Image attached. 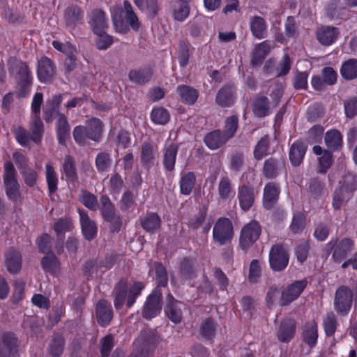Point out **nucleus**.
Segmentation results:
<instances>
[{"mask_svg": "<svg viewBox=\"0 0 357 357\" xmlns=\"http://www.w3.org/2000/svg\"><path fill=\"white\" fill-rule=\"evenodd\" d=\"M89 24L95 34L106 31L108 27L105 13L101 9H95L91 12Z\"/></svg>", "mask_w": 357, "mask_h": 357, "instance_id": "16", "label": "nucleus"}, {"mask_svg": "<svg viewBox=\"0 0 357 357\" xmlns=\"http://www.w3.org/2000/svg\"><path fill=\"white\" fill-rule=\"evenodd\" d=\"M190 10L188 4L179 3L173 8V17L176 21L183 22L188 17Z\"/></svg>", "mask_w": 357, "mask_h": 357, "instance_id": "62", "label": "nucleus"}, {"mask_svg": "<svg viewBox=\"0 0 357 357\" xmlns=\"http://www.w3.org/2000/svg\"><path fill=\"white\" fill-rule=\"evenodd\" d=\"M176 92L181 101L188 105H193L199 96L198 91L188 85L178 86L176 88Z\"/></svg>", "mask_w": 357, "mask_h": 357, "instance_id": "27", "label": "nucleus"}, {"mask_svg": "<svg viewBox=\"0 0 357 357\" xmlns=\"http://www.w3.org/2000/svg\"><path fill=\"white\" fill-rule=\"evenodd\" d=\"M218 195L223 199L229 198L232 192V184L231 179L227 176H222L218 183Z\"/></svg>", "mask_w": 357, "mask_h": 357, "instance_id": "52", "label": "nucleus"}, {"mask_svg": "<svg viewBox=\"0 0 357 357\" xmlns=\"http://www.w3.org/2000/svg\"><path fill=\"white\" fill-rule=\"evenodd\" d=\"M63 169L67 179L70 180L71 181H75L77 180L75 162L71 156H66L63 165Z\"/></svg>", "mask_w": 357, "mask_h": 357, "instance_id": "50", "label": "nucleus"}, {"mask_svg": "<svg viewBox=\"0 0 357 357\" xmlns=\"http://www.w3.org/2000/svg\"><path fill=\"white\" fill-rule=\"evenodd\" d=\"M325 142L328 148L331 150H337L342 146V137L337 130L328 131L325 135Z\"/></svg>", "mask_w": 357, "mask_h": 357, "instance_id": "40", "label": "nucleus"}, {"mask_svg": "<svg viewBox=\"0 0 357 357\" xmlns=\"http://www.w3.org/2000/svg\"><path fill=\"white\" fill-rule=\"evenodd\" d=\"M122 13L123 8L121 6H114L111 10L112 18L116 31L120 33H126L128 28L124 24L121 19Z\"/></svg>", "mask_w": 357, "mask_h": 357, "instance_id": "43", "label": "nucleus"}, {"mask_svg": "<svg viewBox=\"0 0 357 357\" xmlns=\"http://www.w3.org/2000/svg\"><path fill=\"white\" fill-rule=\"evenodd\" d=\"M313 152L317 155H319V172L326 173V171L331 167L333 164V154L327 150H323L320 146H314L313 147Z\"/></svg>", "mask_w": 357, "mask_h": 357, "instance_id": "23", "label": "nucleus"}, {"mask_svg": "<svg viewBox=\"0 0 357 357\" xmlns=\"http://www.w3.org/2000/svg\"><path fill=\"white\" fill-rule=\"evenodd\" d=\"M270 104L265 96L257 97L253 102V112L258 117H264L268 114Z\"/></svg>", "mask_w": 357, "mask_h": 357, "instance_id": "38", "label": "nucleus"}, {"mask_svg": "<svg viewBox=\"0 0 357 357\" xmlns=\"http://www.w3.org/2000/svg\"><path fill=\"white\" fill-rule=\"evenodd\" d=\"M3 184L7 197L14 201L21 198L20 185L17 180V172L13 164L8 161L4 165Z\"/></svg>", "mask_w": 357, "mask_h": 357, "instance_id": "3", "label": "nucleus"}, {"mask_svg": "<svg viewBox=\"0 0 357 357\" xmlns=\"http://www.w3.org/2000/svg\"><path fill=\"white\" fill-rule=\"evenodd\" d=\"M180 275L185 280H191L197 276V271L189 259L185 258L181 262Z\"/></svg>", "mask_w": 357, "mask_h": 357, "instance_id": "49", "label": "nucleus"}, {"mask_svg": "<svg viewBox=\"0 0 357 357\" xmlns=\"http://www.w3.org/2000/svg\"><path fill=\"white\" fill-rule=\"evenodd\" d=\"M153 76V69L149 67H144L139 70L130 71L128 77L131 82L137 84H145L149 82Z\"/></svg>", "mask_w": 357, "mask_h": 357, "instance_id": "25", "label": "nucleus"}, {"mask_svg": "<svg viewBox=\"0 0 357 357\" xmlns=\"http://www.w3.org/2000/svg\"><path fill=\"white\" fill-rule=\"evenodd\" d=\"M228 139L220 130L208 133L204 137L206 146L213 150L217 149L224 145Z\"/></svg>", "mask_w": 357, "mask_h": 357, "instance_id": "28", "label": "nucleus"}, {"mask_svg": "<svg viewBox=\"0 0 357 357\" xmlns=\"http://www.w3.org/2000/svg\"><path fill=\"white\" fill-rule=\"evenodd\" d=\"M357 189V176L351 174L344 175L340 181V191L346 197H351Z\"/></svg>", "mask_w": 357, "mask_h": 357, "instance_id": "24", "label": "nucleus"}, {"mask_svg": "<svg viewBox=\"0 0 357 357\" xmlns=\"http://www.w3.org/2000/svg\"><path fill=\"white\" fill-rule=\"evenodd\" d=\"M306 150V145L301 141H296L291 144L289 155L293 166L298 167L302 163Z\"/></svg>", "mask_w": 357, "mask_h": 357, "instance_id": "22", "label": "nucleus"}, {"mask_svg": "<svg viewBox=\"0 0 357 357\" xmlns=\"http://www.w3.org/2000/svg\"><path fill=\"white\" fill-rule=\"evenodd\" d=\"M305 281H296L282 290L280 305H287L296 300L305 288Z\"/></svg>", "mask_w": 357, "mask_h": 357, "instance_id": "11", "label": "nucleus"}, {"mask_svg": "<svg viewBox=\"0 0 357 357\" xmlns=\"http://www.w3.org/2000/svg\"><path fill=\"white\" fill-rule=\"evenodd\" d=\"M234 100L231 87L225 86L220 89L216 96L215 102L221 107H229Z\"/></svg>", "mask_w": 357, "mask_h": 357, "instance_id": "36", "label": "nucleus"}, {"mask_svg": "<svg viewBox=\"0 0 357 357\" xmlns=\"http://www.w3.org/2000/svg\"><path fill=\"white\" fill-rule=\"evenodd\" d=\"M41 265L45 271L53 273L57 269L59 261L55 255L51 253V255L42 258Z\"/></svg>", "mask_w": 357, "mask_h": 357, "instance_id": "63", "label": "nucleus"}, {"mask_svg": "<svg viewBox=\"0 0 357 357\" xmlns=\"http://www.w3.org/2000/svg\"><path fill=\"white\" fill-rule=\"evenodd\" d=\"M162 309V293L159 289H155L146 298L144 305L142 314L146 319H151L157 316Z\"/></svg>", "mask_w": 357, "mask_h": 357, "instance_id": "8", "label": "nucleus"}, {"mask_svg": "<svg viewBox=\"0 0 357 357\" xmlns=\"http://www.w3.org/2000/svg\"><path fill=\"white\" fill-rule=\"evenodd\" d=\"M282 293V291L276 285L271 286L268 289L266 298V304L268 307H271L277 303L280 305Z\"/></svg>", "mask_w": 357, "mask_h": 357, "instance_id": "60", "label": "nucleus"}, {"mask_svg": "<svg viewBox=\"0 0 357 357\" xmlns=\"http://www.w3.org/2000/svg\"><path fill=\"white\" fill-rule=\"evenodd\" d=\"M256 192L254 188L243 185L238 189V197L241 208L248 211L253 205Z\"/></svg>", "mask_w": 357, "mask_h": 357, "instance_id": "18", "label": "nucleus"}, {"mask_svg": "<svg viewBox=\"0 0 357 357\" xmlns=\"http://www.w3.org/2000/svg\"><path fill=\"white\" fill-rule=\"evenodd\" d=\"M64 17L68 25L74 26L82 20L83 12L78 6L70 5L65 10Z\"/></svg>", "mask_w": 357, "mask_h": 357, "instance_id": "35", "label": "nucleus"}, {"mask_svg": "<svg viewBox=\"0 0 357 357\" xmlns=\"http://www.w3.org/2000/svg\"><path fill=\"white\" fill-rule=\"evenodd\" d=\"M270 140L268 135H265L258 142L254 150L255 158L257 160L265 156L268 151Z\"/></svg>", "mask_w": 357, "mask_h": 357, "instance_id": "57", "label": "nucleus"}, {"mask_svg": "<svg viewBox=\"0 0 357 357\" xmlns=\"http://www.w3.org/2000/svg\"><path fill=\"white\" fill-rule=\"evenodd\" d=\"M45 177L50 192H55L57 190L58 178L53 167L50 164L45 165Z\"/></svg>", "mask_w": 357, "mask_h": 357, "instance_id": "54", "label": "nucleus"}, {"mask_svg": "<svg viewBox=\"0 0 357 357\" xmlns=\"http://www.w3.org/2000/svg\"><path fill=\"white\" fill-rule=\"evenodd\" d=\"M217 324L213 319H206L200 326V334L207 338L211 339L215 336Z\"/></svg>", "mask_w": 357, "mask_h": 357, "instance_id": "55", "label": "nucleus"}, {"mask_svg": "<svg viewBox=\"0 0 357 357\" xmlns=\"http://www.w3.org/2000/svg\"><path fill=\"white\" fill-rule=\"evenodd\" d=\"M38 77L42 82H50L55 74V66L53 61L47 56H43L38 61Z\"/></svg>", "mask_w": 357, "mask_h": 357, "instance_id": "13", "label": "nucleus"}, {"mask_svg": "<svg viewBox=\"0 0 357 357\" xmlns=\"http://www.w3.org/2000/svg\"><path fill=\"white\" fill-rule=\"evenodd\" d=\"M24 183L29 188L34 187L38 181V173L34 169L28 167L20 171Z\"/></svg>", "mask_w": 357, "mask_h": 357, "instance_id": "58", "label": "nucleus"}, {"mask_svg": "<svg viewBox=\"0 0 357 357\" xmlns=\"http://www.w3.org/2000/svg\"><path fill=\"white\" fill-rule=\"evenodd\" d=\"M294 333V323L291 321H287L281 324L278 336L280 341L287 342L293 337Z\"/></svg>", "mask_w": 357, "mask_h": 357, "instance_id": "41", "label": "nucleus"}, {"mask_svg": "<svg viewBox=\"0 0 357 357\" xmlns=\"http://www.w3.org/2000/svg\"><path fill=\"white\" fill-rule=\"evenodd\" d=\"M160 218L154 213H149L146 217L141 219V225L144 229L148 232H153L160 228Z\"/></svg>", "mask_w": 357, "mask_h": 357, "instance_id": "42", "label": "nucleus"}, {"mask_svg": "<svg viewBox=\"0 0 357 357\" xmlns=\"http://www.w3.org/2000/svg\"><path fill=\"white\" fill-rule=\"evenodd\" d=\"M80 202L87 208L91 211H96L98 207L97 197L86 190H82L79 195Z\"/></svg>", "mask_w": 357, "mask_h": 357, "instance_id": "47", "label": "nucleus"}, {"mask_svg": "<svg viewBox=\"0 0 357 357\" xmlns=\"http://www.w3.org/2000/svg\"><path fill=\"white\" fill-rule=\"evenodd\" d=\"M353 296V291L347 286L341 285L337 289L334 297V308L338 314H348L352 306Z\"/></svg>", "mask_w": 357, "mask_h": 357, "instance_id": "4", "label": "nucleus"}, {"mask_svg": "<svg viewBox=\"0 0 357 357\" xmlns=\"http://www.w3.org/2000/svg\"><path fill=\"white\" fill-rule=\"evenodd\" d=\"M96 318L98 323L102 326L108 325L113 318V310L111 304L104 300H99L96 305Z\"/></svg>", "mask_w": 357, "mask_h": 357, "instance_id": "12", "label": "nucleus"}, {"mask_svg": "<svg viewBox=\"0 0 357 357\" xmlns=\"http://www.w3.org/2000/svg\"><path fill=\"white\" fill-rule=\"evenodd\" d=\"M56 126L58 140L59 143L63 144L70 136V126L67 118L63 114H58Z\"/></svg>", "mask_w": 357, "mask_h": 357, "instance_id": "32", "label": "nucleus"}, {"mask_svg": "<svg viewBox=\"0 0 357 357\" xmlns=\"http://www.w3.org/2000/svg\"><path fill=\"white\" fill-rule=\"evenodd\" d=\"M100 201V211L104 220L110 218L112 215L116 214L114 205L107 195H102Z\"/></svg>", "mask_w": 357, "mask_h": 357, "instance_id": "51", "label": "nucleus"}, {"mask_svg": "<svg viewBox=\"0 0 357 357\" xmlns=\"http://www.w3.org/2000/svg\"><path fill=\"white\" fill-rule=\"evenodd\" d=\"M249 24L251 33L255 38L261 40L266 37L268 26L263 17L252 16L250 19Z\"/></svg>", "mask_w": 357, "mask_h": 357, "instance_id": "20", "label": "nucleus"}, {"mask_svg": "<svg viewBox=\"0 0 357 357\" xmlns=\"http://www.w3.org/2000/svg\"><path fill=\"white\" fill-rule=\"evenodd\" d=\"M151 342L149 334L146 332L140 334L135 342L136 345L141 349L140 353L137 354V357H148Z\"/></svg>", "mask_w": 357, "mask_h": 357, "instance_id": "48", "label": "nucleus"}, {"mask_svg": "<svg viewBox=\"0 0 357 357\" xmlns=\"http://www.w3.org/2000/svg\"><path fill=\"white\" fill-rule=\"evenodd\" d=\"M261 227L259 223L252 220L243 227L240 236V243L243 249L250 247L259 237Z\"/></svg>", "mask_w": 357, "mask_h": 357, "instance_id": "9", "label": "nucleus"}, {"mask_svg": "<svg viewBox=\"0 0 357 357\" xmlns=\"http://www.w3.org/2000/svg\"><path fill=\"white\" fill-rule=\"evenodd\" d=\"M166 301L165 307L166 315L174 323H180L182 319L181 303L176 301L171 294L167 296Z\"/></svg>", "mask_w": 357, "mask_h": 357, "instance_id": "14", "label": "nucleus"}, {"mask_svg": "<svg viewBox=\"0 0 357 357\" xmlns=\"http://www.w3.org/2000/svg\"><path fill=\"white\" fill-rule=\"evenodd\" d=\"M323 324L326 335L331 336L335 333L337 328V319L333 312H328L324 316Z\"/></svg>", "mask_w": 357, "mask_h": 357, "instance_id": "56", "label": "nucleus"}, {"mask_svg": "<svg viewBox=\"0 0 357 357\" xmlns=\"http://www.w3.org/2000/svg\"><path fill=\"white\" fill-rule=\"evenodd\" d=\"M88 138L93 141H98L102 133V123L97 118H91L86 122Z\"/></svg>", "mask_w": 357, "mask_h": 357, "instance_id": "30", "label": "nucleus"}, {"mask_svg": "<svg viewBox=\"0 0 357 357\" xmlns=\"http://www.w3.org/2000/svg\"><path fill=\"white\" fill-rule=\"evenodd\" d=\"M342 76L347 79H353L357 77V59H351L345 61L341 68Z\"/></svg>", "mask_w": 357, "mask_h": 357, "instance_id": "44", "label": "nucleus"}, {"mask_svg": "<svg viewBox=\"0 0 357 357\" xmlns=\"http://www.w3.org/2000/svg\"><path fill=\"white\" fill-rule=\"evenodd\" d=\"M7 270L13 274L18 273L22 268V256L14 248H10L5 253Z\"/></svg>", "mask_w": 357, "mask_h": 357, "instance_id": "17", "label": "nucleus"}, {"mask_svg": "<svg viewBox=\"0 0 357 357\" xmlns=\"http://www.w3.org/2000/svg\"><path fill=\"white\" fill-rule=\"evenodd\" d=\"M284 167V160L282 156L270 158L264 162L263 174L268 178H274Z\"/></svg>", "mask_w": 357, "mask_h": 357, "instance_id": "15", "label": "nucleus"}, {"mask_svg": "<svg viewBox=\"0 0 357 357\" xmlns=\"http://www.w3.org/2000/svg\"><path fill=\"white\" fill-rule=\"evenodd\" d=\"M124 10L126 12L125 18L126 22L129 24L131 28L137 31L140 27V22L137 16L136 13L134 12L133 8L130 4V3L126 0L123 2Z\"/></svg>", "mask_w": 357, "mask_h": 357, "instance_id": "45", "label": "nucleus"}, {"mask_svg": "<svg viewBox=\"0 0 357 357\" xmlns=\"http://www.w3.org/2000/svg\"><path fill=\"white\" fill-rule=\"evenodd\" d=\"M354 243L348 238H344L339 243L337 239H332L327 245L328 251L333 250L332 258L335 263H340L351 253L353 250Z\"/></svg>", "mask_w": 357, "mask_h": 357, "instance_id": "6", "label": "nucleus"}, {"mask_svg": "<svg viewBox=\"0 0 357 357\" xmlns=\"http://www.w3.org/2000/svg\"><path fill=\"white\" fill-rule=\"evenodd\" d=\"M134 3L139 10L146 12L151 19L158 14L160 6L157 0H134Z\"/></svg>", "mask_w": 357, "mask_h": 357, "instance_id": "29", "label": "nucleus"}, {"mask_svg": "<svg viewBox=\"0 0 357 357\" xmlns=\"http://www.w3.org/2000/svg\"><path fill=\"white\" fill-rule=\"evenodd\" d=\"M18 340L12 332L0 335V357H11L17 351Z\"/></svg>", "mask_w": 357, "mask_h": 357, "instance_id": "10", "label": "nucleus"}, {"mask_svg": "<svg viewBox=\"0 0 357 357\" xmlns=\"http://www.w3.org/2000/svg\"><path fill=\"white\" fill-rule=\"evenodd\" d=\"M29 129L31 133V139L36 144L40 143L44 127L40 116H33Z\"/></svg>", "mask_w": 357, "mask_h": 357, "instance_id": "37", "label": "nucleus"}, {"mask_svg": "<svg viewBox=\"0 0 357 357\" xmlns=\"http://www.w3.org/2000/svg\"><path fill=\"white\" fill-rule=\"evenodd\" d=\"M178 146L175 144H171L165 148L163 155V164L167 171L174 170Z\"/></svg>", "mask_w": 357, "mask_h": 357, "instance_id": "34", "label": "nucleus"}, {"mask_svg": "<svg viewBox=\"0 0 357 357\" xmlns=\"http://www.w3.org/2000/svg\"><path fill=\"white\" fill-rule=\"evenodd\" d=\"M64 349V340L63 338L56 335L53 337L52 342L49 345V352L52 357H59Z\"/></svg>", "mask_w": 357, "mask_h": 357, "instance_id": "53", "label": "nucleus"}, {"mask_svg": "<svg viewBox=\"0 0 357 357\" xmlns=\"http://www.w3.org/2000/svg\"><path fill=\"white\" fill-rule=\"evenodd\" d=\"M79 217L82 231L84 238L89 241L93 239L98 231L96 222L92 220L87 213L84 211H79Z\"/></svg>", "mask_w": 357, "mask_h": 357, "instance_id": "19", "label": "nucleus"}, {"mask_svg": "<svg viewBox=\"0 0 357 357\" xmlns=\"http://www.w3.org/2000/svg\"><path fill=\"white\" fill-rule=\"evenodd\" d=\"M338 34L337 29L330 26H323L316 33L318 41L324 45H331L337 39Z\"/></svg>", "mask_w": 357, "mask_h": 357, "instance_id": "21", "label": "nucleus"}, {"mask_svg": "<svg viewBox=\"0 0 357 357\" xmlns=\"http://www.w3.org/2000/svg\"><path fill=\"white\" fill-rule=\"evenodd\" d=\"M234 235V228L231 220L227 218H218L213 229L214 241L220 245L230 242Z\"/></svg>", "mask_w": 357, "mask_h": 357, "instance_id": "5", "label": "nucleus"}, {"mask_svg": "<svg viewBox=\"0 0 357 357\" xmlns=\"http://www.w3.org/2000/svg\"><path fill=\"white\" fill-rule=\"evenodd\" d=\"M196 181V176L192 172L184 174L180 180V190L183 195H188L192 192Z\"/></svg>", "mask_w": 357, "mask_h": 357, "instance_id": "39", "label": "nucleus"}, {"mask_svg": "<svg viewBox=\"0 0 357 357\" xmlns=\"http://www.w3.org/2000/svg\"><path fill=\"white\" fill-rule=\"evenodd\" d=\"M318 338L317 324L314 321L307 323L303 331V340L310 347L317 343Z\"/></svg>", "mask_w": 357, "mask_h": 357, "instance_id": "31", "label": "nucleus"}, {"mask_svg": "<svg viewBox=\"0 0 357 357\" xmlns=\"http://www.w3.org/2000/svg\"><path fill=\"white\" fill-rule=\"evenodd\" d=\"M151 117L152 121L157 124H165L169 119L168 112L162 107H156L152 110Z\"/></svg>", "mask_w": 357, "mask_h": 357, "instance_id": "61", "label": "nucleus"}, {"mask_svg": "<svg viewBox=\"0 0 357 357\" xmlns=\"http://www.w3.org/2000/svg\"><path fill=\"white\" fill-rule=\"evenodd\" d=\"M344 105L345 114L347 118L352 119L357 115V97L346 100Z\"/></svg>", "mask_w": 357, "mask_h": 357, "instance_id": "64", "label": "nucleus"}, {"mask_svg": "<svg viewBox=\"0 0 357 357\" xmlns=\"http://www.w3.org/2000/svg\"><path fill=\"white\" fill-rule=\"evenodd\" d=\"M154 146L150 143H144L141 148V161L143 165L150 167L155 159Z\"/></svg>", "mask_w": 357, "mask_h": 357, "instance_id": "46", "label": "nucleus"}, {"mask_svg": "<svg viewBox=\"0 0 357 357\" xmlns=\"http://www.w3.org/2000/svg\"><path fill=\"white\" fill-rule=\"evenodd\" d=\"M271 45L267 41L257 45L252 54V63L253 66L261 64L271 50Z\"/></svg>", "mask_w": 357, "mask_h": 357, "instance_id": "33", "label": "nucleus"}, {"mask_svg": "<svg viewBox=\"0 0 357 357\" xmlns=\"http://www.w3.org/2000/svg\"><path fill=\"white\" fill-rule=\"evenodd\" d=\"M8 67L10 74L15 76L17 80L16 95L18 98L26 97L29 93V89L32 84V77L28 66L11 57L8 60Z\"/></svg>", "mask_w": 357, "mask_h": 357, "instance_id": "1", "label": "nucleus"}, {"mask_svg": "<svg viewBox=\"0 0 357 357\" xmlns=\"http://www.w3.org/2000/svg\"><path fill=\"white\" fill-rule=\"evenodd\" d=\"M238 123V119L236 116H229L226 119L225 129L222 133L228 140L231 139L236 132Z\"/></svg>", "mask_w": 357, "mask_h": 357, "instance_id": "59", "label": "nucleus"}, {"mask_svg": "<svg viewBox=\"0 0 357 357\" xmlns=\"http://www.w3.org/2000/svg\"><path fill=\"white\" fill-rule=\"evenodd\" d=\"M144 284L140 282H135L129 288L128 282L125 279H121L115 285L112 295L114 297V305L116 310L121 309L126 301V305L130 307L135 302L136 298L141 294L144 289Z\"/></svg>", "mask_w": 357, "mask_h": 357, "instance_id": "2", "label": "nucleus"}, {"mask_svg": "<svg viewBox=\"0 0 357 357\" xmlns=\"http://www.w3.org/2000/svg\"><path fill=\"white\" fill-rule=\"evenodd\" d=\"M279 187L274 183H268L264 190V206L270 209L277 202L279 195Z\"/></svg>", "mask_w": 357, "mask_h": 357, "instance_id": "26", "label": "nucleus"}, {"mask_svg": "<svg viewBox=\"0 0 357 357\" xmlns=\"http://www.w3.org/2000/svg\"><path fill=\"white\" fill-rule=\"evenodd\" d=\"M269 263L274 271H282L289 263V255L282 245L272 246L269 252Z\"/></svg>", "mask_w": 357, "mask_h": 357, "instance_id": "7", "label": "nucleus"}]
</instances>
